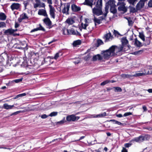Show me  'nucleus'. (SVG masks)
<instances>
[{"label":"nucleus","mask_w":152,"mask_h":152,"mask_svg":"<svg viewBox=\"0 0 152 152\" xmlns=\"http://www.w3.org/2000/svg\"><path fill=\"white\" fill-rule=\"evenodd\" d=\"M121 42L122 45L118 47L113 45L108 50H107L103 53V57L105 58H108L110 57L120 55V52L123 50L124 46L128 43V40L125 37L122 38Z\"/></svg>","instance_id":"obj_1"},{"label":"nucleus","mask_w":152,"mask_h":152,"mask_svg":"<svg viewBox=\"0 0 152 152\" xmlns=\"http://www.w3.org/2000/svg\"><path fill=\"white\" fill-rule=\"evenodd\" d=\"M92 13L93 15L95 16V15L99 16L102 14V8L101 7H98L96 6L92 9Z\"/></svg>","instance_id":"obj_2"},{"label":"nucleus","mask_w":152,"mask_h":152,"mask_svg":"<svg viewBox=\"0 0 152 152\" xmlns=\"http://www.w3.org/2000/svg\"><path fill=\"white\" fill-rule=\"evenodd\" d=\"M89 21V20L88 18L85 19L84 22L81 23V26L83 29H86L88 31H91L93 29V27H91L90 28V27H89L88 28V29L87 28V27L88 26Z\"/></svg>","instance_id":"obj_3"},{"label":"nucleus","mask_w":152,"mask_h":152,"mask_svg":"<svg viewBox=\"0 0 152 152\" xmlns=\"http://www.w3.org/2000/svg\"><path fill=\"white\" fill-rule=\"evenodd\" d=\"M107 50L105 51H102V52L101 54L102 55V56H101L99 54H97L96 55L94 56H93V60L94 61H96L97 60L101 61L104 58L105 59H108L109 58H110L111 57H110L108 58H105L103 57V53Z\"/></svg>","instance_id":"obj_4"},{"label":"nucleus","mask_w":152,"mask_h":152,"mask_svg":"<svg viewBox=\"0 0 152 152\" xmlns=\"http://www.w3.org/2000/svg\"><path fill=\"white\" fill-rule=\"evenodd\" d=\"M118 5H119L118 8V10L120 11H123L125 12L127 11V9L125 7V4L123 2H118L117 4Z\"/></svg>","instance_id":"obj_5"},{"label":"nucleus","mask_w":152,"mask_h":152,"mask_svg":"<svg viewBox=\"0 0 152 152\" xmlns=\"http://www.w3.org/2000/svg\"><path fill=\"white\" fill-rule=\"evenodd\" d=\"M36 3L34 4V7L37 8L38 7H44L45 5L43 3H42L40 2V0H35Z\"/></svg>","instance_id":"obj_6"},{"label":"nucleus","mask_w":152,"mask_h":152,"mask_svg":"<svg viewBox=\"0 0 152 152\" xmlns=\"http://www.w3.org/2000/svg\"><path fill=\"white\" fill-rule=\"evenodd\" d=\"M63 8V9L62 10V12L64 13H67L69 10L70 7V4L69 3H66L64 4L63 5H61V7Z\"/></svg>","instance_id":"obj_7"},{"label":"nucleus","mask_w":152,"mask_h":152,"mask_svg":"<svg viewBox=\"0 0 152 152\" xmlns=\"http://www.w3.org/2000/svg\"><path fill=\"white\" fill-rule=\"evenodd\" d=\"M79 117H76L75 115H72L67 116L66 118V119L69 121H75L76 120H77L79 119Z\"/></svg>","instance_id":"obj_8"},{"label":"nucleus","mask_w":152,"mask_h":152,"mask_svg":"<svg viewBox=\"0 0 152 152\" xmlns=\"http://www.w3.org/2000/svg\"><path fill=\"white\" fill-rule=\"evenodd\" d=\"M103 38L105 39V42H107L111 40L113 38V37L111 33L109 32L104 35Z\"/></svg>","instance_id":"obj_9"},{"label":"nucleus","mask_w":152,"mask_h":152,"mask_svg":"<svg viewBox=\"0 0 152 152\" xmlns=\"http://www.w3.org/2000/svg\"><path fill=\"white\" fill-rule=\"evenodd\" d=\"M144 140V137L143 136H140L138 137H136L131 140L130 142L135 141L136 142H141Z\"/></svg>","instance_id":"obj_10"},{"label":"nucleus","mask_w":152,"mask_h":152,"mask_svg":"<svg viewBox=\"0 0 152 152\" xmlns=\"http://www.w3.org/2000/svg\"><path fill=\"white\" fill-rule=\"evenodd\" d=\"M20 4L18 3H12L10 6V8L12 11L18 10L20 8Z\"/></svg>","instance_id":"obj_11"},{"label":"nucleus","mask_w":152,"mask_h":152,"mask_svg":"<svg viewBox=\"0 0 152 152\" xmlns=\"http://www.w3.org/2000/svg\"><path fill=\"white\" fill-rule=\"evenodd\" d=\"M49 7L50 8V16L51 18L54 19L55 18V9L52 6L50 5H49Z\"/></svg>","instance_id":"obj_12"},{"label":"nucleus","mask_w":152,"mask_h":152,"mask_svg":"<svg viewBox=\"0 0 152 152\" xmlns=\"http://www.w3.org/2000/svg\"><path fill=\"white\" fill-rule=\"evenodd\" d=\"M4 33L6 35H15V34H14V31L13 29L11 28H9L5 30L4 32Z\"/></svg>","instance_id":"obj_13"},{"label":"nucleus","mask_w":152,"mask_h":152,"mask_svg":"<svg viewBox=\"0 0 152 152\" xmlns=\"http://www.w3.org/2000/svg\"><path fill=\"white\" fill-rule=\"evenodd\" d=\"M144 3L143 1H140L136 6L137 10H139L143 7L144 5Z\"/></svg>","instance_id":"obj_14"},{"label":"nucleus","mask_w":152,"mask_h":152,"mask_svg":"<svg viewBox=\"0 0 152 152\" xmlns=\"http://www.w3.org/2000/svg\"><path fill=\"white\" fill-rule=\"evenodd\" d=\"M133 74V77H137L140 76H142L145 75V74L144 73H142L141 72V71H139L136 72H132Z\"/></svg>","instance_id":"obj_15"},{"label":"nucleus","mask_w":152,"mask_h":152,"mask_svg":"<svg viewBox=\"0 0 152 152\" xmlns=\"http://www.w3.org/2000/svg\"><path fill=\"white\" fill-rule=\"evenodd\" d=\"M43 21L45 24L49 27L51 26V22L49 18H45L43 20Z\"/></svg>","instance_id":"obj_16"},{"label":"nucleus","mask_w":152,"mask_h":152,"mask_svg":"<svg viewBox=\"0 0 152 152\" xmlns=\"http://www.w3.org/2000/svg\"><path fill=\"white\" fill-rule=\"evenodd\" d=\"M72 10L75 12H77L80 10V8L79 7L77 6L74 4H72L71 6Z\"/></svg>","instance_id":"obj_17"},{"label":"nucleus","mask_w":152,"mask_h":152,"mask_svg":"<svg viewBox=\"0 0 152 152\" xmlns=\"http://www.w3.org/2000/svg\"><path fill=\"white\" fill-rule=\"evenodd\" d=\"M38 14L39 15L46 16H47L46 11L44 9H40L38 12Z\"/></svg>","instance_id":"obj_18"},{"label":"nucleus","mask_w":152,"mask_h":152,"mask_svg":"<svg viewBox=\"0 0 152 152\" xmlns=\"http://www.w3.org/2000/svg\"><path fill=\"white\" fill-rule=\"evenodd\" d=\"M14 107V105H10L7 103L4 104L3 106V107L6 110L11 109Z\"/></svg>","instance_id":"obj_19"},{"label":"nucleus","mask_w":152,"mask_h":152,"mask_svg":"<svg viewBox=\"0 0 152 152\" xmlns=\"http://www.w3.org/2000/svg\"><path fill=\"white\" fill-rule=\"evenodd\" d=\"M134 45L137 47H140L142 46V43L138 40L137 38L134 40Z\"/></svg>","instance_id":"obj_20"},{"label":"nucleus","mask_w":152,"mask_h":152,"mask_svg":"<svg viewBox=\"0 0 152 152\" xmlns=\"http://www.w3.org/2000/svg\"><path fill=\"white\" fill-rule=\"evenodd\" d=\"M93 1H91L89 0H85V2L83 3L84 5H87L92 8L93 5Z\"/></svg>","instance_id":"obj_21"},{"label":"nucleus","mask_w":152,"mask_h":152,"mask_svg":"<svg viewBox=\"0 0 152 152\" xmlns=\"http://www.w3.org/2000/svg\"><path fill=\"white\" fill-rule=\"evenodd\" d=\"M141 71L142 73H144L145 74V75L149 74V70L148 69V66L147 67H145L142 69Z\"/></svg>","instance_id":"obj_22"},{"label":"nucleus","mask_w":152,"mask_h":152,"mask_svg":"<svg viewBox=\"0 0 152 152\" xmlns=\"http://www.w3.org/2000/svg\"><path fill=\"white\" fill-rule=\"evenodd\" d=\"M122 77L124 78H127L129 79H132L133 77V74L129 75L124 74L121 75Z\"/></svg>","instance_id":"obj_23"},{"label":"nucleus","mask_w":152,"mask_h":152,"mask_svg":"<svg viewBox=\"0 0 152 152\" xmlns=\"http://www.w3.org/2000/svg\"><path fill=\"white\" fill-rule=\"evenodd\" d=\"M66 22L69 25H72L74 23V21L72 18H68L66 20Z\"/></svg>","instance_id":"obj_24"},{"label":"nucleus","mask_w":152,"mask_h":152,"mask_svg":"<svg viewBox=\"0 0 152 152\" xmlns=\"http://www.w3.org/2000/svg\"><path fill=\"white\" fill-rule=\"evenodd\" d=\"M94 21L95 26L99 24L101 22V21L100 19L97 18L95 16L94 17Z\"/></svg>","instance_id":"obj_25"},{"label":"nucleus","mask_w":152,"mask_h":152,"mask_svg":"<svg viewBox=\"0 0 152 152\" xmlns=\"http://www.w3.org/2000/svg\"><path fill=\"white\" fill-rule=\"evenodd\" d=\"M106 4L110 7L115 5V2L113 0H110Z\"/></svg>","instance_id":"obj_26"},{"label":"nucleus","mask_w":152,"mask_h":152,"mask_svg":"<svg viewBox=\"0 0 152 152\" xmlns=\"http://www.w3.org/2000/svg\"><path fill=\"white\" fill-rule=\"evenodd\" d=\"M110 10L111 12L113 14L117 12V9L115 8V5L110 7Z\"/></svg>","instance_id":"obj_27"},{"label":"nucleus","mask_w":152,"mask_h":152,"mask_svg":"<svg viewBox=\"0 0 152 152\" xmlns=\"http://www.w3.org/2000/svg\"><path fill=\"white\" fill-rule=\"evenodd\" d=\"M102 0H98L96 2V6L98 7H101L102 8Z\"/></svg>","instance_id":"obj_28"},{"label":"nucleus","mask_w":152,"mask_h":152,"mask_svg":"<svg viewBox=\"0 0 152 152\" xmlns=\"http://www.w3.org/2000/svg\"><path fill=\"white\" fill-rule=\"evenodd\" d=\"M6 16L4 13H0V20H3L6 19Z\"/></svg>","instance_id":"obj_29"},{"label":"nucleus","mask_w":152,"mask_h":152,"mask_svg":"<svg viewBox=\"0 0 152 152\" xmlns=\"http://www.w3.org/2000/svg\"><path fill=\"white\" fill-rule=\"evenodd\" d=\"M129 8L130 10V12L134 13L136 12L137 11V10H137L136 8H135L134 7L131 6L129 7Z\"/></svg>","instance_id":"obj_30"},{"label":"nucleus","mask_w":152,"mask_h":152,"mask_svg":"<svg viewBox=\"0 0 152 152\" xmlns=\"http://www.w3.org/2000/svg\"><path fill=\"white\" fill-rule=\"evenodd\" d=\"M138 0H127V1L130 4L134 5Z\"/></svg>","instance_id":"obj_31"},{"label":"nucleus","mask_w":152,"mask_h":152,"mask_svg":"<svg viewBox=\"0 0 152 152\" xmlns=\"http://www.w3.org/2000/svg\"><path fill=\"white\" fill-rule=\"evenodd\" d=\"M81 43V41L79 40H78L74 42H73V45L74 46H76L77 45L80 44Z\"/></svg>","instance_id":"obj_32"},{"label":"nucleus","mask_w":152,"mask_h":152,"mask_svg":"<svg viewBox=\"0 0 152 152\" xmlns=\"http://www.w3.org/2000/svg\"><path fill=\"white\" fill-rule=\"evenodd\" d=\"M67 31L68 33V34H76V32L73 29L71 30H68L67 29Z\"/></svg>","instance_id":"obj_33"},{"label":"nucleus","mask_w":152,"mask_h":152,"mask_svg":"<svg viewBox=\"0 0 152 152\" xmlns=\"http://www.w3.org/2000/svg\"><path fill=\"white\" fill-rule=\"evenodd\" d=\"M143 51V50H140L138 51H137L133 53L132 54L135 55H139L141 54Z\"/></svg>","instance_id":"obj_34"},{"label":"nucleus","mask_w":152,"mask_h":152,"mask_svg":"<svg viewBox=\"0 0 152 152\" xmlns=\"http://www.w3.org/2000/svg\"><path fill=\"white\" fill-rule=\"evenodd\" d=\"M106 113L105 112H104L103 113H101L97 115H96V117L97 118H102L103 117L106 115Z\"/></svg>","instance_id":"obj_35"},{"label":"nucleus","mask_w":152,"mask_h":152,"mask_svg":"<svg viewBox=\"0 0 152 152\" xmlns=\"http://www.w3.org/2000/svg\"><path fill=\"white\" fill-rule=\"evenodd\" d=\"M20 18L22 20L27 19L28 17L26 13H23L20 16Z\"/></svg>","instance_id":"obj_36"},{"label":"nucleus","mask_w":152,"mask_h":152,"mask_svg":"<svg viewBox=\"0 0 152 152\" xmlns=\"http://www.w3.org/2000/svg\"><path fill=\"white\" fill-rule=\"evenodd\" d=\"M113 88L115 89L114 91L115 92H121L122 91V89L119 87H114Z\"/></svg>","instance_id":"obj_37"},{"label":"nucleus","mask_w":152,"mask_h":152,"mask_svg":"<svg viewBox=\"0 0 152 152\" xmlns=\"http://www.w3.org/2000/svg\"><path fill=\"white\" fill-rule=\"evenodd\" d=\"M58 113L57 112H53L51 113L48 116L50 117H53L56 116L58 114Z\"/></svg>","instance_id":"obj_38"},{"label":"nucleus","mask_w":152,"mask_h":152,"mask_svg":"<svg viewBox=\"0 0 152 152\" xmlns=\"http://www.w3.org/2000/svg\"><path fill=\"white\" fill-rule=\"evenodd\" d=\"M139 37L143 41H145V36L142 33H139Z\"/></svg>","instance_id":"obj_39"},{"label":"nucleus","mask_w":152,"mask_h":152,"mask_svg":"<svg viewBox=\"0 0 152 152\" xmlns=\"http://www.w3.org/2000/svg\"><path fill=\"white\" fill-rule=\"evenodd\" d=\"M66 122L65 118H64L62 120L57 122L58 124H62Z\"/></svg>","instance_id":"obj_40"},{"label":"nucleus","mask_w":152,"mask_h":152,"mask_svg":"<svg viewBox=\"0 0 152 152\" xmlns=\"http://www.w3.org/2000/svg\"><path fill=\"white\" fill-rule=\"evenodd\" d=\"M6 27V24L5 23L3 22H0V28H3Z\"/></svg>","instance_id":"obj_41"},{"label":"nucleus","mask_w":152,"mask_h":152,"mask_svg":"<svg viewBox=\"0 0 152 152\" xmlns=\"http://www.w3.org/2000/svg\"><path fill=\"white\" fill-rule=\"evenodd\" d=\"M22 79L20 78V79H15L13 80L12 82V83L13 82H15V83H18L22 81Z\"/></svg>","instance_id":"obj_42"},{"label":"nucleus","mask_w":152,"mask_h":152,"mask_svg":"<svg viewBox=\"0 0 152 152\" xmlns=\"http://www.w3.org/2000/svg\"><path fill=\"white\" fill-rule=\"evenodd\" d=\"M26 94L25 93H24L21 94H20L18 95L17 96H16L15 97V98H17L20 97H22L26 95Z\"/></svg>","instance_id":"obj_43"},{"label":"nucleus","mask_w":152,"mask_h":152,"mask_svg":"<svg viewBox=\"0 0 152 152\" xmlns=\"http://www.w3.org/2000/svg\"><path fill=\"white\" fill-rule=\"evenodd\" d=\"M97 43L99 46L102 45L103 43V41L101 39L98 40Z\"/></svg>","instance_id":"obj_44"},{"label":"nucleus","mask_w":152,"mask_h":152,"mask_svg":"<svg viewBox=\"0 0 152 152\" xmlns=\"http://www.w3.org/2000/svg\"><path fill=\"white\" fill-rule=\"evenodd\" d=\"M132 115V113L131 112H127V113H125L123 116H124V117H126V116H129V115Z\"/></svg>","instance_id":"obj_45"},{"label":"nucleus","mask_w":152,"mask_h":152,"mask_svg":"<svg viewBox=\"0 0 152 152\" xmlns=\"http://www.w3.org/2000/svg\"><path fill=\"white\" fill-rule=\"evenodd\" d=\"M22 112V111H17V112H15L12 113L11 114V115L12 116V115H16L19 113H21Z\"/></svg>","instance_id":"obj_46"},{"label":"nucleus","mask_w":152,"mask_h":152,"mask_svg":"<svg viewBox=\"0 0 152 152\" xmlns=\"http://www.w3.org/2000/svg\"><path fill=\"white\" fill-rule=\"evenodd\" d=\"M110 121H114L115 122V124L118 125H121V123L120 122L118 121L115 120H111Z\"/></svg>","instance_id":"obj_47"},{"label":"nucleus","mask_w":152,"mask_h":152,"mask_svg":"<svg viewBox=\"0 0 152 152\" xmlns=\"http://www.w3.org/2000/svg\"><path fill=\"white\" fill-rule=\"evenodd\" d=\"M48 115H47L46 114H43L41 115V117L42 119H45L48 117Z\"/></svg>","instance_id":"obj_48"},{"label":"nucleus","mask_w":152,"mask_h":152,"mask_svg":"<svg viewBox=\"0 0 152 152\" xmlns=\"http://www.w3.org/2000/svg\"><path fill=\"white\" fill-rule=\"evenodd\" d=\"M148 69L149 70V74H152V66H148Z\"/></svg>","instance_id":"obj_49"},{"label":"nucleus","mask_w":152,"mask_h":152,"mask_svg":"<svg viewBox=\"0 0 152 152\" xmlns=\"http://www.w3.org/2000/svg\"><path fill=\"white\" fill-rule=\"evenodd\" d=\"M143 137H144V140H148L150 138V136L148 135H145Z\"/></svg>","instance_id":"obj_50"},{"label":"nucleus","mask_w":152,"mask_h":152,"mask_svg":"<svg viewBox=\"0 0 152 152\" xmlns=\"http://www.w3.org/2000/svg\"><path fill=\"white\" fill-rule=\"evenodd\" d=\"M109 7V6H108V5L107 4H106V6L105 7V11L106 12H108V10Z\"/></svg>","instance_id":"obj_51"},{"label":"nucleus","mask_w":152,"mask_h":152,"mask_svg":"<svg viewBox=\"0 0 152 152\" xmlns=\"http://www.w3.org/2000/svg\"><path fill=\"white\" fill-rule=\"evenodd\" d=\"M109 82V81L107 80L104 81L101 83V85L102 86H104L107 84Z\"/></svg>","instance_id":"obj_52"},{"label":"nucleus","mask_w":152,"mask_h":152,"mask_svg":"<svg viewBox=\"0 0 152 152\" xmlns=\"http://www.w3.org/2000/svg\"><path fill=\"white\" fill-rule=\"evenodd\" d=\"M39 27L38 28L39 30H42L44 31V28L41 25H39Z\"/></svg>","instance_id":"obj_53"},{"label":"nucleus","mask_w":152,"mask_h":152,"mask_svg":"<svg viewBox=\"0 0 152 152\" xmlns=\"http://www.w3.org/2000/svg\"><path fill=\"white\" fill-rule=\"evenodd\" d=\"M131 145V143H127L125 144L124 146L126 148H128L130 147Z\"/></svg>","instance_id":"obj_54"},{"label":"nucleus","mask_w":152,"mask_h":152,"mask_svg":"<svg viewBox=\"0 0 152 152\" xmlns=\"http://www.w3.org/2000/svg\"><path fill=\"white\" fill-rule=\"evenodd\" d=\"M59 53H57L55 54V55L54 57V58L55 59H56L59 57Z\"/></svg>","instance_id":"obj_55"},{"label":"nucleus","mask_w":152,"mask_h":152,"mask_svg":"<svg viewBox=\"0 0 152 152\" xmlns=\"http://www.w3.org/2000/svg\"><path fill=\"white\" fill-rule=\"evenodd\" d=\"M148 6L150 7H152V0H150L148 3Z\"/></svg>","instance_id":"obj_56"},{"label":"nucleus","mask_w":152,"mask_h":152,"mask_svg":"<svg viewBox=\"0 0 152 152\" xmlns=\"http://www.w3.org/2000/svg\"><path fill=\"white\" fill-rule=\"evenodd\" d=\"M128 20L129 25L130 26L132 25V21L130 19H128Z\"/></svg>","instance_id":"obj_57"},{"label":"nucleus","mask_w":152,"mask_h":152,"mask_svg":"<svg viewBox=\"0 0 152 152\" xmlns=\"http://www.w3.org/2000/svg\"><path fill=\"white\" fill-rule=\"evenodd\" d=\"M122 152H128L127 150L124 148H123V149L121 151Z\"/></svg>","instance_id":"obj_58"},{"label":"nucleus","mask_w":152,"mask_h":152,"mask_svg":"<svg viewBox=\"0 0 152 152\" xmlns=\"http://www.w3.org/2000/svg\"><path fill=\"white\" fill-rule=\"evenodd\" d=\"M38 30H39L38 28H36L34 29L31 30V32H33L35 31H37Z\"/></svg>","instance_id":"obj_59"},{"label":"nucleus","mask_w":152,"mask_h":152,"mask_svg":"<svg viewBox=\"0 0 152 152\" xmlns=\"http://www.w3.org/2000/svg\"><path fill=\"white\" fill-rule=\"evenodd\" d=\"M116 116L118 117L121 118L123 116V115L121 114H118L116 115Z\"/></svg>","instance_id":"obj_60"},{"label":"nucleus","mask_w":152,"mask_h":152,"mask_svg":"<svg viewBox=\"0 0 152 152\" xmlns=\"http://www.w3.org/2000/svg\"><path fill=\"white\" fill-rule=\"evenodd\" d=\"M48 2L49 4V5H51L52 4V0H48Z\"/></svg>","instance_id":"obj_61"},{"label":"nucleus","mask_w":152,"mask_h":152,"mask_svg":"<svg viewBox=\"0 0 152 152\" xmlns=\"http://www.w3.org/2000/svg\"><path fill=\"white\" fill-rule=\"evenodd\" d=\"M19 26V25L17 23H15V28H17Z\"/></svg>","instance_id":"obj_62"},{"label":"nucleus","mask_w":152,"mask_h":152,"mask_svg":"<svg viewBox=\"0 0 152 152\" xmlns=\"http://www.w3.org/2000/svg\"><path fill=\"white\" fill-rule=\"evenodd\" d=\"M91 118H97V117H96V115H91Z\"/></svg>","instance_id":"obj_63"},{"label":"nucleus","mask_w":152,"mask_h":152,"mask_svg":"<svg viewBox=\"0 0 152 152\" xmlns=\"http://www.w3.org/2000/svg\"><path fill=\"white\" fill-rule=\"evenodd\" d=\"M147 91L149 93H152V89H149Z\"/></svg>","instance_id":"obj_64"}]
</instances>
